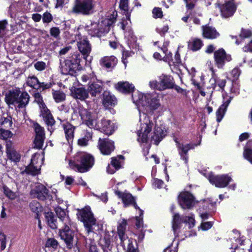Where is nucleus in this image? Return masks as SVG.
Listing matches in <instances>:
<instances>
[{
    "label": "nucleus",
    "instance_id": "1",
    "mask_svg": "<svg viewBox=\"0 0 252 252\" xmlns=\"http://www.w3.org/2000/svg\"><path fill=\"white\" fill-rule=\"evenodd\" d=\"M133 102L139 107V122L137 130L138 141L141 143H147L149 138V134L154 126V123L145 113H141L140 107L146 110L157 109L160 105L159 99L156 94H143L139 91L133 93L132 95Z\"/></svg>",
    "mask_w": 252,
    "mask_h": 252
},
{
    "label": "nucleus",
    "instance_id": "2",
    "mask_svg": "<svg viewBox=\"0 0 252 252\" xmlns=\"http://www.w3.org/2000/svg\"><path fill=\"white\" fill-rule=\"evenodd\" d=\"M79 113L83 123L91 128L99 129L108 135L112 134L115 129L114 124L110 120L103 119L97 123L94 115L84 108H80Z\"/></svg>",
    "mask_w": 252,
    "mask_h": 252
},
{
    "label": "nucleus",
    "instance_id": "3",
    "mask_svg": "<svg viewBox=\"0 0 252 252\" xmlns=\"http://www.w3.org/2000/svg\"><path fill=\"white\" fill-rule=\"evenodd\" d=\"M94 162V158L92 155L86 152H79L75 155L73 160L69 161L68 164L71 169L80 173H84L93 167Z\"/></svg>",
    "mask_w": 252,
    "mask_h": 252
},
{
    "label": "nucleus",
    "instance_id": "4",
    "mask_svg": "<svg viewBox=\"0 0 252 252\" xmlns=\"http://www.w3.org/2000/svg\"><path fill=\"white\" fill-rule=\"evenodd\" d=\"M117 13L113 12L112 17L102 19L100 22H91L86 26V30L93 36L100 37L108 33L110 27L115 22Z\"/></svg>",
    "mask_w": 252,
    "mask_h": 252
},
{
    "label": "nucleus",
    "instance_id": "5",
    "mask_svg": "<svg viewBox=\"0 0 252 252\" xmlns=\"http://www.w3.org/2000/svg\"><path fill=\"white\" fill-rule=\"evenodd\" d=\"M77 216L79 220L83 222L88 234L94 230L96 225V220L90 207L87 206L78 210Z\"/></svg>",
    "mask_w": 252,
    "mask_h": 252
},
{
    "label": "nucleus",
    "instance_id": "6",
    "mask_svg": "<svg viewBox=\"0 0 252 252\" xmlns=\"http://www.w3.org/2000/svg\"><path fill=\"white\" fill-rule=\"evenodd\" d=\"M80 58L78 54H73L68 59L61 61L60 69L62 74L73 75L79 69Z\"/></svg>",
    "mask_w": 252,
    "mask_h": 252
},
{
    "label": "nucleus",
    "instance_id": "7",
    "mask_svg": "<svg viewBox=\"0 0 252 252\" xmlns=\"http://www.w3.org/2000/svg\"><path fill=\"white\" fill-rule=\"evenodd\" d=\"M158 79L159 82L153 80L149 82L151 88L163 91L174 87L173 79L171 76L162 74L159 77Z\"/></svg>",
    "mask_w": 252,
    "mask_h": 252
},
{
    "label": "nucleus",
    "instance_id": "8",
    "mask_svg": "<svg viewBox=\"0 0 252 252\" xmlns=\"http://www.w3.org/2000/svg\"><path fill=\"white\" fill-rule=\"evenodd\" d=\"M94 8L92 0H75L72 12L74 13H81L83 15L90 14Z\"/></svg>",
    "mask_w": 252,
    "mask_h": 252
},
{
    "label": "nucleus",
    "instance_id": "9",
    "mask_svg": "<svg viewBox=\"0 0 252 252\" xmlns=\"http://www.w3.org/2000/svg\"><path fill=\"white\" fill-rule=\"evenodd\" d=\"M43 158L39 154H34L31 159V164L26 168L28 173L35 175L40 173Z\"/></svg>",
    "mask_w": 252,
    "mask_h": 252
},
{
    "label": "nucleus",
    "instance_id": "10",
    "mask_svg": "<svg viewBox=\"0 0 252 252\" xmlns=\"http://www.w3.org/2000/svg\"><path fill=\"white\" fill-rule=\"evenodd\" d=\"M70 224L62 225L59 233L60 236L65 242L67 248L70 249L73 247V233L70 229Z\"/></svg>",
    "mask_w": 252,
    "mask_h": 252
},
{
    "label": "nucleus",
    "instance_id": "11",
    "mask_svg": "<svg viewBox=\"0 0 252 252\" xmlns=\"http://www.w3.org/2000/svg\"><path fill=\"white\" fill-rule=\"evenodd\" d=\"M208 178L212 184L220 188L226 187L232 180L231 177L228 175L215 176L211 174L209 175Z\"/></svg>",
    "mask_w": 252,
    "mask_h": 252
},
{
    "label": "nucleus",
    "instance_id": "12",
    "mask_svg": "<svg viewBox=\"0 0 252 252\" xmlns=\"http://www.w3.org/2000/svg\"><path fill=\"white\" fill-rule=\"evenodd\" d=\"M31 193L34 197L41 200L47 199L50 200L53 197L52 195L49 194L46 188L43 185L39 183L36 185L35 188L31 190Z\"/></svg>",
    "mask_w": 252,
    "mask_h": 252
},
{
    "label": "nucleus",
    "instance_id": "13",
    "mask_svg": "<svg viewBox=\"0 0 252 252\" xmlns=\"http://www.w3.org/2000/svg\"><path fill=\"white\" fill-rule=\"evenodd\" d=\"M180 206L184 209H190L195 204L193 196L189 192H183L180 193L178 198Z\"/></svg>",
    "mask_w": 252,
    "mask_h": 252
},
{
    "label": "nucleus",
    "instance_id": "14",
    "mask_svg": "<svg viewBox=\"0 0 252 252\" xmlns=\"http://www.w3.org/2000/svg\"><path fill=\"white\" fill-rule=\"evenodd\" d=\"M214 57L216 65L218 68H222L225 62H230L231 57L226 54L224 49L221 48L214 52Z\"/></svg>",
    "mask_w": 252,
    "mask_h": 252
},
{
    "label": "nucleus",
    "instance_id": "15",
    "mask_svg": "<svg viewBox=\"0 0 252 252\" xmlns=\"http://www.w3.org/2000/svg\"><path fill=\"white\" fill-rule=\"evenodd\" d=\"M77 41V46L80 52L83 55L88 57L91 51V46L87 39L84 37H82L80 34L76 36Z\"/></svg>",
    "mask_w": 252,
    "mask_h": 252
},
{
    "label": "nucleus",
    "instance_id": "16",
    "mask_svg": "<svg viewBox=\"0 0 252 252\" xmlns=\"http://www.w3.org/2000/svg\"><path fill=\"white\" fill-rule=\"evenodd\" d=\"M98 147L101 153L104 155H108L114 151V142L108 139L99 138Z\"/></svg>",
    "mask_w": 252,
    "mask_h": 252
},
{
    "label": "nucleus",
    "instance_id": "17",
    "mask_svg": "<svg viewBox=\"0 0 252 252\" xmlns=\"http://www.w3.org/2000/svg\"><path fill=\"white\" fill-rule=\"evenodd\" d=\"M120 7L123 11L124 14L125 15V17L123 18V21L120 23V26L122 30H125L126 25L128 24L130 22V11L128 9V0H121L120 3Z\"/></svg>",
    "mask_w": 252,
    "mask_h": 252
},
{
    "label": "nucleus",
    "instance_id": "18",
    "mask_svg": "<svg viewBox=\"0 0 252 252\" xmlns=\"http://www.w3.org/2000/svg\"><path fill=\"white\" fill-rule=\"evenodd\" d=\"M27 84L35 89H41L42 90L45 89H49L51 88L52 85L51 83H45L44 82L40 83L38 81V79L33 76L31 77H29L26 81Z\"/></svg>",
    "mask_w": 252,
    "mask_h": 252
},
{
    "label": "nucleus",
    "instance_id": "19",
    "mask_svg": "<svg viewBox=\"0 0 252 252\" xmlns=\"http://www.w3.org/2000/svg\"><path fill=\"white\" fill-rule=\"evenodd\" d=\"M115 192L122 199L125 207L130 205H133L135 209H138L139 208L135 202L134 197L131 194L127 192H121L118 190L116 191Z\"/></svg>",
    "mask_w": 252,
    "mask_h": 252
},
{
    "label": "nucleus",
    "instance_id": "20",
    "mask_svg": "<svg viewBox=\"0 0 252 252\" xmlns=\"http://www.w3.org/2000/svg\"><path fill=\"white\" fill-rule=\"evenodd\" d=\"M6 153L8 158L11 160L17 162L20 159V155L18 153L13 145V144L9 141L6 143Z\"/></svg>",
    "mask_w": 252,
    "mask_h": 252
},
{
    "label": "nucleus",
    "instance_id": "21",
    "mask_svg": "<svg viewBox=\"0 0 252 252\" xmlns=\"http://www.w3.org/2000/svg\"><path fill=\"white\" fill-rule=\"evenodd\" d=\"M115 88L123 93H131L134 90V86L132 84L127 81H120L115 84Z\"/></svg>",
    "mask_w": 252,
    "mask_h": 252
},
{
    "label": "nucleus",
    "instance_id": "22",
    "mask_svg": "<svg viewBox=\"0 0 252 252\" xmlns=\"http://www.w3.org/2000/svg\"><path fill=\"white\" fill-rule=\"evenodd\" d=\"M71 96L76 99L81 100H85L88 97L89 94L87 91L82 88H77L72 87L70 89Z\"/></svg>",
    "mask_w": 252,
    "mask_h": 252
},
{
    "label": "nucleus",
    "instance_id": "23",
    "mask_svg": "<svg viewBox=\"0 0 252 252\" xmlns=\"http://www.w3.org/2000/svg\"><path fill=\"white\" fill-rule=\"evenodd\" d=\"M195 145L190 144L184 145L181 143H178L177 146L179 150V153L181 158L185 160L186 163L188 162V157L187 154L188 151L191 149L194 148Z\"/></svg>",
    "mask_w": 252,
    "mask_h": 252
},
{
    "label": "nucleus",
    "instance_id": "24",
    "mask_svg": "<svg viewBox=\"0 0 252 252\" xmlns=\"http://www.w3.org/2000/svg\"><path fill=\"white\" fill-rule=\"evenodd\" d=\"M126 220L125 219L119 220L117 227V232L120 239L121 241V245L124 246V241L127 238L125 235V231L126 227Z\"/></svg>",
    "mask_w": 252,
    "mask_h": 252
},
{
    "label": "nucleus",
    "instance_id": "25",
    "mask_svg": "<svg viewBox=\"0 0 252 252\" xmlns=\"http://www.w3.org/2000/svg\"><path fill=\"white\" fill-rule=\"evenodd\" d=\"M202 35L204 38L208 39H215L217 38L220 34L216 30L210 26H202Z\"/></svg>",
    "mask_w": 252,
    "mask_h": 252
},
{
    "label": "nucleus",
    "instance_id": "26",
    "mask_svg": "<svg viewBox=\"0 0 252 252\" xmlns=\"http://www.w3.org/2000/svg\"><path fill=\"white\" fill-rule=\"evenodd\" d=\"M65 137L69 144L72 143L74 138L75 127L70 124L65 123L63 124Z\"/></svg>",
    "mask_w": 252,
    "mask_h": 252
},
{
    "label": "nucleus",
    "instance_id": "27",
    "mask_svg": "<svg viewBox=\"0 0 252 252\" xmlns=\"http://www.w3.org/2000/svg\"><path fill=\"white\" fill-rule=\"evenodd\" d=\"M229 241L231 243L230 249H236L239 245H242L243 241L240 239V235L238 231H233L230 235Z\"/></svg>",
    "mask_w": 252,
    "mask_h": 252
},
{
    "label": "nucleus",
    "instance_id": "28",
    "mask_svg": "<svg viewBox=\"0 0 252 252\" xmlns=\"http://www.w3.org/2000/svg\"><path fill=\"white\" fill-rule=\"evenodd\" d=\"M17 98L16 99L17 103H16L15 106L19 108H23L28 104L30 96L27 92H21L19 90V95Z\"/></svg>",
    "mask_w": 252,
    "mask_h": 252
},
{
    "label": "nucleus",
    "instance_id": "29",
    "mask_svg": "<svg viewBox=\"0 0 252 252\" xmlns=\"http://www.w3.org/2000/svg\"><path fill=\"white\" fill-rule=\"evenodd\" d=\"M102 89V83L97 81L89 84L88 91L92 96H96L100 93Z\"/></svg>",
    "mask_w": 252,
    "mask_h": 252
},
{
    "label": "nucleus",
    "instance_id": "30",
    "mask_svg": "<svg viewBox=\"0 0 252 252\" xmlns=\"http://www.w3.org/2000/svg\"><path fill=\"white\" fill-rule=\"evenodd\" d=\"M117 63V59L113 56L104 57L100 61L101 65L106 68L113 67L116 65Z\"/></svg>",
    "mask_w": 252,
    "mask_h": 252
},
{
    "label": "nucleus",
    "instance_id": "31",
    "mask_svg": "<svg viewBox=\"0 0 252 252\" xmlns=\"http://www.w3.org/2000/svg\"><path fill=\"white\" fill-rule=\"evenodd\" d=\"M19 90H13L9 92V93L6 95L5 97V100L7 104L8 105H14L15 106L16 99H18L19 95Z\"/></svg>",
    "mask_w": 252,
    "mask_h": 252
},
{
    "label": "nucleus",
    "instance_id": "32",
    "mask_svg": "<svg viewBox=\"0 0 252 252\" xmlns=\"http://www.w3.org/2000/svg\"><path fill=\"white\" fill-rule=\"evenodd\" d=\"M166 131L159 126H155L154 135L152 136V139L154 141V143L158 145L159 141L165 135Z\"/></svg>",
    "mask_w": 252,
    "mask_h": 252
},
{
    "label": "nucleus",
    "instance_id": "33",
    "mask_svg": "<svg viewBox=\"0 0 252 252\" xmlns=\"http://www.w3.org/2000/svg\"><path fill=\"white\" fill-rule=\"evenodd\" d=\"M103 96V104L105 107H109L116 103L117 100L116 97L109 92H104Z\"/></svg>",
    "mask_w": 252,
    "mask_h": 252
},
{
    "label": "nucleus",
    "instance_id": "34",
    "mask_svg": "<svg viewBox=\"0 0 252 252\" xmlns=\"http://www.w3.org/2000/svg\"><path fill=\"white\" fill-rule=\"evenodd\" d=\"M230 98L226 100L222 105L220 106L216 112L217 121L218 123L220 122L222 119L226 112L227 107L230 102Z\"/></svg>",
    "mask_w": 252,
    "mask_h": 252
},
{
    "label": "nucleus",
    "instance_id": "35",
    "mask_svg": "<svg viewBox=\"0 0 252 252\" xmlns=\"http://www.w3.org/2000/svg\"><path fill=\"white\" fill-rule=\"evenodd\" d=\"M56 214L61 221V226L71 223L70 218L66 215L65 212L62 209H57Z\"/></svg>",
    "mask_w": 252,
    "mask_h": 252
},
{
    "label": "nucleus",
    "instance_id": "36",
    "mask_svg": "<svg viewBox=\"0 0 252 252\" xmlns=\"http://www.w3.org/2000/svg\"><path fill=\"white\" fill-rule=\"evenodd\" d=\"M184 217H181L178 213L175 214L173 216L172 229L175 235H176L177 230L180 228L181 224L184 222Z\"/></svg>",
    "mask_w": 252,
    "mask_h": 252
},
{
    "label": "nucleus",
    "instance_id": "37",
    "mask_svg": "<svg viewBox=\"0 0 252 252\" xmlns=\"http://www.w3.org/2000/svg\"><path fill=\"white\" fill-rule=\"evenodd\" d=\"M41 114L48 126H53L54 124L55 120L47 108H44L43 110H41Z\"/></svg>",
    "mask_w": 252,
    "mask_h": 252
},
{
    "label": "nucleus",
    "instance_id": "38",
    "mask_svg": "<svg viewBox=\"0 0 252 252\" xmlns=\"http://www.w3.org/2000/svg\"><path fill=\"white\" fill-rule=\"evenodd\" d=\"M203 45L202 41L198 38H193L189 42V48L193 51L199 50Z\"/></svg>",
    "mask_w": 252,
    "mask_h": 252
},
{
    "label": "nucleus",
    "instance_id": "39",
    "mask_svg": "<svg viewBox=\"0 0 252 252\" xmlns=\"http://www.w3.org/2000/svg\"><path fill=\"white\" fill-rule=\"evenodd\" d=\"M244 157L252 164V141H249L244 148Z\"/></svg>",
    "mask_w": 252,
    "mask_h": 252
},
{
    "label": "nucleus",
    "instance_id": "40",
    "mask_svg": "<svg viewBox=\"0 0 252 252\" xmlns=\"http://www.w3.org/2000/svg\"><path fill=\"white\" fill-rule=\"evenodd\" d=\"M45 219L49 226L52 229L57 228L56 220L53 213L50 212L45 213Z\"/></svg>",
    "mask_w": 252,
    "mask_h": 252
},
{
    "label": "nucleus",
    "instance_id": "41",
    "mask_svg": "<svg viewBox=\"0 0 252 252\" xmlns=\"http://www.w3.org/2000/svg\"><path fill=\"white\" fill-rule=\"evenodd\" d=\"M92 138V134L91 132L86 131L83 137L80 138L78 140V145L81 147L87 146L88 142Z\"/></svg>",
    "mask_w": 252,
    "mask_h": 252
},
{
    "label": "nucleus",
    "instance_id": "42",
    "mask_svg": "<svg viewBox=\"0 0 252 252\" xmlns=\"http://www.w3.org/2000/svg\"><path fill=\"white\" fill-rule=\"evenodd\" d=\"M2 191L4 195L8 198L11 200H14L18 196V195L16 192L12 191L6 186H3L2 187Z\"/></svg>",
    "mask_w": 252,
    "mask_h": 252
},
{
    "label": "nucleus",
    "instance_id": "43",
    "mask_svg": "<svg viewBox=\"0 0 252 252\" xmlns=\"http://www.w3.org/2000/svg\"><path fill=\"white\" fill-rule=\"evenodd\" d=\"M52 94L55 101L57 103L63 101L65 99V94L62 91H53Z\"/></svg>",
    "mask_w": 252,
    "mask_h": 252
},
{
    "label": "nucleus",
    "instance_id": "44",
    "mask_svg": "<svg viewBox=\"0 0 252 252\" xmlns=\"http://www.w3.org/2000/svg\"><path fill=\"white\" fill-rule=\"evenodd\" d=\"M124 157L123 156H119L117 157L112 158L111 164L112 166L116 169H119L121 167V165L124 160Z\"/></svg>",
    "mask_w": 252,
    "mask_h": 252
},
{
    "label": "nucleus",
    "instance_id": "45",
    "mask_svg": "<svg viewBox=\"0 0 252 252\" xmlns=\"http://www.w3.org/2000/svg\"><path fill=\"white\" fill-rule=\"evenodd\" d=\"M12 122L11 118L10 117L6 118H1L0 121V127L8 128L11 127Z\"/></svg>",
    "mask_w": 252,
    "mask_h": 252
},
{
    "label": "nucleus",
    "instance_id": "46",
    "mask_svg": "<svg viewBox=\"0 0 252 252\" xmlns=\"http://www.w3.org/2000/svg\"><path fill=\"white\" fill-rule=\"evenodd\" d=\"M7 25L6 20L0 21V38L3 37L6 34Z\"/></svg>",
    "mask_w": 252,
    "mask_h": 252
},
{
    "label": "nucleus",
    "instance_id": "47",
    "mask_svg": "<svg viewBox=\"0 0 252 252\" xmlns=\"http://www.w3.org/2000/svg\"><path fill=\"white\" fill-rule=\"evenodd\" d=\"M59 245L58 241L54 238H49L46 242V247L57 249Z\"/></svg>",
    "mask_w": 252,
    "mask_h": 252
},
{
    "label": "nucleus",
    "instance_id": "48",
    "mask_svg": "<svg viewBox=\"0 0 252 252\" xmlns=\"http://www.w3.org/2000/svg\"><path fill=\"white\" fill-rule=\"evenodd\" d=\"M35 137H45L44 128L39 126L38 124H35L33 125Z\"/></svg>",
    "mask_w": 252,
    "mask_h": 252
},
{
    "label": "nucleus",
    "instance_id": "49",
    "mask_svg": "<svg viewBox=\"0 0 252 252\" xmlns=\"http://www.w3.org/2000/svg\"><path fill=\"white\" fill-rule=\"evenodd\" d=\"M31 210L34 213L37 214L41 211L42 208L40 204L36 201H33L30 204Z\"/></svg>",
    "mask_w": 252,
    "mask_h": 252
},
{
    "label": "nucleus",
    "instance_id": "50",
    "mask_svg": "<svg viewBox=\"0 0 252 252\" xmlns=\"http://www.w3.org/2000/svg\"><path fill=\"white\" fill-rule=\"evenodd\" d=\"M211 81L213 82L215 84V85L212 87L214 90L216 88V85H218L220 89H223L226 84V80L225 79L220 78L214 79L211 80Z\"/></svg>",
    "mask_w": 252,
    "mask_h": 252
},
{
    "label": "nucleus",
    "instance_id": "51",
    "mask_svg": "<svg viewBox=\"0 0 252 252\" xmlns=\"http://www.w3.org/2000/svg\"><path fill=\"white\" fill-rule=\"evenodd\" d=\"M241 71L238 67L233 68L230 73V78L232 81L237 80L240 76Z\"/></svg>",
    "mask_w": 252,
    "mask_h": 252
},
{
    "label": "nucleus",
    "instance_id": "52",
    "mask_svg": "<svg viewBox=\"0 0 252 252\" xmlns=\"http://www.w3.org/2000/svg\"><path fill=\"white\" fill-rule=\"evenodd\" d=\"M45 137H35L34 144V147L37 149H41L45 140Z\"/></svg>",
    "mask_w": 252,
    "mask_h": 252
},
{
    "label": "nucleus",
    "instance_id": "53",
    "mask_svg": "<svg viewBox=\"0 0 252 252\" xmlns=\"http://www.w3.org/2000/svg\"><path fill=\"white\" fill-rule=\"evenodd\" d=\"M34 98L35 101L38 103L41 110H43L44 108H47L45 104L43 103L41 95L39 93H35L34 94Z\"/></svg>",
    "mask_w": 252,
    "mask_h": 252
},
{
    "label": "nucleus",
    "instance_id": "54",
    "mask_svg": "<svg viewBox=\"0 0 252 252\" xmlns=\"http://www.w3.org/2000/svg\"><path fill=\"white\" fill-rule=\"evenodd\" d=\"M184 218V222L188 224L189 228L194 226L195 220L192 215L191 216L185 217Z\"/></svg>",
    "mask_w": 252,
    "mask_h": 252
},
{
    "label": "nucleus",
    "instance_id": "55",
    "mask_svg": "<svg viewBox=\"0 0 252 252\" xmlns=\"http://www.w3.org/2000/svg\"><path fill=\"white\" fill-rule=\"evenodd\" d=\"M0 134L4 139L11 137L13 135L12 133L10 131L4 129L2 128H0Z\"/></svg>",
    "mask_w": 252,
    "mask_h": 252
},
{
    "label": "nucleus",
    "instance_id": "56",
    "mask_svg": "<svg viewBox=\"0 0 252 252\" xmlns=\"http://www.w3.org/2000/svg\"><path fill=\"white\" fill-rule=\"evenodd\" d=\"M0 241L1 242L0 249L1 251L4 250L6 248V239L4 233L0 231Z\"/></svg>",
    "mask_w": 252,
    "mask_h": 252
},
{
    "label": "nucleus",
    "instance_id": "57",
    "mask_svg": "<svg viewBox=\"0 0 252 252\" xmlns=\"http://www.w3.org/2000/svg\"><path fill=\"white\" fill-rule=\"evenodd\" d=\"M252 32L249 29H242L240 36L241 38H248L252 36Z\"/></svg>",
    "mask_w": 252,
    "mask_h": 252
},
{
    "label": "nucleus",
    "instance_id": "58",
    "mask_svg": "<svg viewBox=\"0 0 252 252\" xmlns=\"http://www.w3.org/2000/svg\"><path fill=\"white\" fill-rule=\"evenodd\" d=\"M139 210V217H137L136 218V225L137 227L139 228L143 225V220H142V216L143 215V211L139 208L138 209Z\"/></svg>",
    "mask_w": 252,
    "mask_h": 252
},
{
    "label": "nucleus",
    "instance_id": "59",
    "mask_svg": "<svg viewBox=\"0 0 252 252\" xmlns=\"http://www.w3.org/2000/svg\"><path fill=\"white\" fill-rule=\"evenodd\" d=\"M35 69L38 71H42L46 67V64L43 62H37L34 64Z\"/></svg>",
    "mask_w": 252,
    "mask_h": 252
},
{
    "label": "nucleus",
    "instance_id": "60",
    "mask_svg": "<svg viewBox=\"0 0 252 252\" xmlns=\"http://www.w3.org/2000/svg\"><path fill=\"white\" fill-rule=\"evenodd\" d=\"M154 17L155 18H161L162 16V12L159 8H155L153 10Z\"/></svg>",
    "mask_w": 252,
    "mask_h": 252
},
{
    "label": "nucleus",
    "instance_id": "61",
    "mask_svg": "<svg viewBox=\"0 0 252 252\" xmlns=\"http://www.w3.org/2000/svg\"><path fill=\"white\" fill-rule=\"evenodd\" d=\"M50 32L52 36L57 37L60 33V31L58 28L54 27L50 29Z\"/></svg>",
    "mask_w": 252,
    "mask_h": 252
},
{
    "label": "nucleus",
    "instance_id": "62",
    "mask_svg": "<svg viewBox=\"0 0 252 252\" xmlns=\"http://www.w3.org/2000/svg\"><path fill=\"white\" fill-rule=\"evenodd\" d=\"M186 3L188 9H192L194 6V3L196 0H184Z\"/></svg>",
    "mask_w": 252,
    "mask_h": 252
},
{
    "label": "nucleus",
    "instance_id": "63",
    "mask_svg": "<svg viewBox=\"0 0 252 252\" xmlns=\"http://www.w3.org/2000/svg\"><path fill=\"white\" fill-rule=\"evenodd\" d=\"M153 186L157 188H161L163 186V182L162 180L155 179L154 181L153 182Z\"/></svg>",
    "mask_w": 252,
    "mask_h": 252
},
{
    "label": "nucleus",
    "instance_id": "64",
    "mask_svg": "<svg viewBox=\"0 0 252 252\" xmlns=\"http://www.w3.org/2000/svg\"><path fill=\"white\" fill-rule=\"evenodd\" d=\"M52 20V15L49 13H45L43 16V21L44 23H49Z\"/></svg>",
    "mask_w": 252,
    "mask_h": 252
}]
</instances>
